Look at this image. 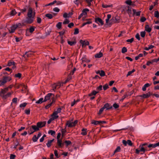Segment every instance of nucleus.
<instances>
[{"label": "nucleus", "instance_id": "nucleus-4", "mask_svg": "<svg viewBox=\"0 0 159 159\" xmlns=\"http://www.w3.org/2000/svg\"><path fill=\"white\" fill-rule=\"evenodd\" d=\"M63 85V83L59 82L57 83H56L52 84V89L51 90L50 92H52V91L55 92L57 89H59L60 87Z\"/></svg>", "mask_w": 159, "mask_h": 159}, {"label": "nucleus", "instance_id": "nucleus-54", "mask_svg": "<svg viewBox=\"0 0 159 159\" xmlns=\"http://www.w3.org/2000/svg\"><path fill=\"white\" fill-rule=\"evenodd\" d=\"M34 30V28L33 27H31L29 29V31L30 33H32Z\"/></svg>", "mask_w": 159, "mask_h": 159}, {"label": "nucleus", "instance_id": "nucleus-32", "mask_svg": "<svg viewBox=\"0 0 159 159\" xmlns=\"http://www.w3.org/2000/svg\"><path fill=\"white\" fill-rule=\"evenodd\" d=\"M91 123L92 124H94L95 125H97L99 124V121H96L93 120L92 121Z\"/></svg>", "mask_w": 159, "mask_h": 159}, {"label": "nucleus", "instance_id": "nucleus-41", "mask_svg": "<svg viewBox=\"0 0 159 159\" xmlns=\"http://www.w3.org/2000/svg\"><path fill=\"white\" fill-rule=\"evenodd\" d=\"M61 108L60 107H59L58 108L56 111H55L54 112L58 114V113L61 112Z\"/></svg>", "mask_w": 159, "mask_h": 159}, {"label": "nucleus", "instance_id": "nucleus-44", "mask_svg": "<svg viewBox=\"0 0 159 159\" xmlns=\"http://www.w3.org/2000/svg\"><path fill=\"white\" fill-rule=\"evenodd\" d=\"M135 71V70L134 69H133L132 71H129L127 74L126 75V76L128 77V76L130 75L131 74H132Z\"/></svg>", "mask_w": 159, "mask_h": 159}, {"label": "nucleus", "instance_id": "nucleus-49", "mask_svg": "<svg viewBox=\"0 0 159 159\" xmlns=\"http://www.w3.org/2000/svg\"><path fill=\"white\" fill-rule=\"evenodd\" d=\"M16 14V12L15 10H13L11 12V14L12 16H14Z\"/></svg>", "mask_w": 159, "mask_h": 159}, {"label": "nucleus", "instance_id": "nucleus-9", "mask_svg": "<svg viewBox=\"0 0 159 159\" xmlns=\"http://www.w3.org/2000/svg\"><path fill=\"white\" fill-rule=\"evenodd\" d=\"M30 131L31 132V133H30V134H32L34 132L38 131L39 130V129L38 127V126L37 125H32L30 128Z\"/></svg>", "mask_w": 159, "mask_h": 159}, {"label": "nucleus", "instance_id": "nucleus-63", "mask_svg": "<svg viewBox=\"0 0 159 159\" xmlns=\"http://www.w3.org/2000/svg\"><path fill=\"white\" fill-rule=\"evenodd\" d=\"M134 40V38H131V39H128L126 40V41L128 42H130V43H131L133 42Z\"/></svg>", "mask_w": 159, "mask_h": 159}, {"label": "nucleus", "instance_id": "nucleus-34", "mask_svg": "<svg viewBox=\"0 0 159 159\" xmlns=\"http://www.w3.org/2000/svg\"><path fill=\"white\" fill-rule=\"evenodd\" d=\"M121 149V148L120 146H118L117 147L116 150H115L114 152V154L115 153L119 152Z\"/></svg>", "mask_w": 159, "mask_h": 159}, {"label": "nucleus", "instance_id": "nucleus-56", "mask_svg": "<svg viewBox=\"0 0 159 159\" xmlns=\"http://www.w3.org/2000/svg\"><path fill=\"white\" fill-rule=\"evenodd\" d=\"M86 2L88 3V6H89L91 4V2L93 0H85Z\"/></svg>", "mask_w": 159, "mask_h": 159}, {"label": "nucleus", "instance_id": "nucleus-27", "mask_svg": "<svg viewBox=\"0 0 159 159\" xmlns=\"http://www.w3.org/2000/svg\"><path fill=\"white\" fill-rule=\"evenodd\" d=\"M81 134L83 135H85L87 134V129L83 128L82 129Z\"/></svg>", "mask_w": 159, "mask_h": 159}, {"label": "nucleus", "instance_id": "nucleus-36", "mask_svg": "<svg viewBox=\"0 0 159 159\" xmlns=\"http://www.w3.org/2000/svg\"><path fill=\"white\" fill-rule=\"evenodd\" d=\"M125 3L128 5H133V4L132 3V2L131 0H127L126 1Z\"/></svg>", "mask_w": 159, "mask_h": 159}, {"label": "nucleus", "instance_id": "nucleus-1", "mask_svg": "<svg viewBox=\"0 0 159 159\" xmlns=\"http://www.w3.org/2000/svg\"><path fill=\"white\" fill-rule=\"evenodd\" d=\"M49 99H50V103H49L45 107L46 109H48L52 106V103H55V102L56 98L55 97L54 94L52 93H48L45 97L44 100L43 98H41L37 101L35 103L37 104H41L43 102H46Z\"/></svg>", "mask_w": 159, "mask_h": 159}, {"label": "nucleus", "instance_id": "nucleus-12", "mask_svg": "<svg viewBox=\"0 0 159 159\" xmlns=\"http://www.w3.org/2000/svg\"><path fill=\"white\" fill-rule=\"evenodd\" d=\"M95 22L99 25H102L103 24V22L102 20L99 18H96L95 19Z\"/></svg>", "mask_w": 159, "mask_h": 159}, {"label": "nucleus", "instance_id": "nucleus-5", "mask_svg": "<svg viewBox=\"0 0 159 159\" xmlns=\"http://www.w3.org/2000/svg\"><path fill=\"white\" fill-rule=\"evenodd\" d=\"M61 135V134L60 133L57 134V144L58 148H61L63 147L64 144V143H62V139H60Z\"/></svg>", "mask_w": 159, "mask_h": 159}, {"label": "nucleus", "instance_id": "nucleus-48", "mask_svg": "<svg viewBox=\"0 0 159 159\" xmlns=\"http://www.w3.org/2000/svg\"><path fill=\"white\" fill-rule=\"evenodd\" d=\"M154 16L157 18L159 17V13L158 11H156L155 12Z\"/></svg>", "mask_w": 159, "mask_h": 159}, {"label": "nucleus", "instance_id": "nucleus-40", "mask_svg": "<svg viewBox=\"0 0 159 159\" xmlns=\"http://www.w3.org/2000/svg\"><path fill=\"white\" fill-rule=\"evenodd\" d=\"M111 15L110 14H108L107 15V18L106 19V21L107 23L109 21V20L111 18Z\"/></svg>", "mask_w": 159, "mask_h": 159}, {"label": "nucleus", "instance_id": "nucleus-2", "mask_svg": "<svg viewBox=\"0 0 159 159\" xmlns=\"http://www.w3.org/2000/svg\"><path fill=\"white\" fill-rule=\"evenodd\" d=\"M8 91V88L1 89L0 91V96L3 99H6L11 96V94L10 93H7Z\"/></svg>", "mask_w": 159, "mask_h": 159}, {"label": "nucleus", "instance_id": "nucleus-33", "mask_svg": "<svg viewBox=\"0 0 159 159\" xmlns=\"http://www.w3.org/2000/svg\"><path fill=\"white\" fill-rule=\"evenodd\" d=\"M74 3L77 6H78L80 4H81L82 2L79 0H75L74 1Z\"/></svg>", "mask_w": 159, "mask_h": 159}, {"label": "nucleus", "instance_id": "nucleus-51", "mask_svg": "<svg viewBox=\"0 0 159 159\" xmlns=\"http://www.w3.org/2000/svg\"><path fill=\"white\" fill-rule=\"evenodd\" d=\"M145 35V31H142L140 33L141 36L143 38L144 37Z\"/></svg>", "mask_w": 159, "mask_h": 159}, {"label": "nucleus", "instance_id": "nucleus-7", "mask_svg": "<svg viewBox=\"0 0 159 159\" xmlns=\"http://www.w3.org/2000/svg\"><path fill=\"white\" fill-rule=\"evenodd\" d=\"M11 80V78L10 76H4L2 79L0 80V86H1L7 82L10 81Z\"/></svg>", "mask_w": 159, "mask_h": 159}, {"label": "nucleus", "instance_id": "nucleus-23", "mask_svg": "<svg viewBox=\"0 0 159 159\" xmlns=\"http://www.w3.org/2000/svg\"><path fill=\"white\" fill-rule=\"evenodd\" d=\"M103 56L102 53L101 52H100L99 53H97L95 55V58H99L102 57Z\"/></svg>", "mask_w": 159, "mask_h": 159}, {"label": "nucleus", "instance_id": "nucleus-31", "mask_svg": "<svg viewBox=\"0 0 159 159\" xmlns=\"http://www.w3.org/2000/svg\"><path fill=\"white\" fill-rule=\"evenodd\" d=\"M98 92V91H93L90 93L89 94V96H91L92 95H95Z\"/></svg>", "mask_w": 159, "mask_h": 159}, {"label": "nucleus", "instance_id": "nucleus-14", "mask_svg": "<svg viewBox=\"0 0 159 159\" xmlns=\"http://www.w3.org/2000/svg\"><path fill=\"white\" fill-rule=\"evenodd\" d=\"M57 115V114L54 111L52 115V118H51V120H53L58 118L59 116Z\"/></svg>", "mask_w": 159, "mask_h": 159}, {"label": "nucleus", "instance_id": "nucleus-15", "mask_svg": "<svg viewBox=\"0 0 159 159\" xmlns=\"http://www.w3.org/2000/svg\"><path fill=\"white\" fill-rule=\"evenodd\" d=\"M85 20L86 22H84L83 23V24H82V27H83V26H85L86 25L90 24L92 23V22L91 20V19H86V20Z\"/></svg>", "mask_w": 159, "mask_h": 159}, {"label": "nucleus", "instance_id": "nucleus-50", "mask_svg": "<svg viewBox=\"0 0 159 159\" xmlns=\"http://www.w3.org/2000/svg\"><path fill=\"white\" fill-rule=\"evenodd\" d=\"M27 105V103H23L21 104L20 105V107L21 108L22 107H25L26 105Z\"/></svg>", "mask_w": 159, "mask_h": 159}, {"label": "nucleus", "instance_id": "nucleus-20", "mask_svg": "<svg viewBox=\"0 0 159 159\" xmlns=\"http://www.w3.org/2000/svg\"><path fill=\"white\" fill-rule=\"evenodd\" d=\"M45 125V124L43 122H38L37 124V125L39 129L43 127Z\"/></svg>", "mask_w": 159, "mask_h": 159}, {"label": "nucleus", "instance_id": "nucleus-19", "mask_svg": "<svg viewBox=\"0 0 159 159\" xmlns=\"http://www.w3.org/2000/svg\"><path fill=\"white\" fill-rule=\"evenodd\" d=\"M131 7L129 6L126 7V11L129 15L131 14Z\"/></svg>", "mask_w": 159, "mask_h": 159}, {"label": "nucleus", "instance_id": "nucleus-25", "mask_svg": "<svg viewBox=\"0 0 159 159\" xmlns=\"http://www.w3.org/2000/svg\"><path fill=\"white\" fill-rule=\"evenodd\" d=\"M133 13L134 14H135L136 16H139L140 14V11H136V10L133 9L132 10Z\"/></svg>", "mask_w": 159, "mask_h": 159}, {"label": "nucleus", "instance_id": "nucleus-61", "mask_svg": "<svg viewBox=\"0 0 159 159\" xmlns=\"http://www.w3.org/2000/svg\"><path fill=\"white\" fill-rule=\"evenodd\" d=\"M54 153L55 156L57 158L58 157V154L57 151V150H55L54 151Z\"/></svg>", "mask_w": 159, "mask_h": 159}, {"label": "nucleus", "instance_id": "nucleus-35", "mask_svg": "<svg viewBox=\"0 0 159 159\" xmlns=\"http://www.w3.org/2000/svg\"><path fill=\"white\" fill-rule=\"evenodd\" d=\"M76 43V42L75 41H68V43L70 45V46H72L74 45H75Z\"/></svg>", "mask_w": 159, "mask_h": 159}, {"label": "nucleus", "instance_id": "nucleus-21", "mask_svg": "<svg viewBox=\"0 0 159 159\" xmlns=\"http://www.w3.org/2000/svg\"><path fill=\"white\" fill-rule=\"evenodd\" d=\"M150 86V84L149 83L145 84L142 88V90L143 91H146V88Z\"/></svg>", "mask_w": 159, "mask_h": 159}, {"label": "nucleus", "instance_id": "nucleus-6", "mask_svg": "<svg viewBox=\"0 0 159 159\" xmlns=\"http://www.w3.org/2000/svg\"><path fill=\"white\" fill-rule=\"evenodd\" d=\"M73 120H69L67 121L66 123V126L69 128H71L75 126L78 123L77 120H75L73 122Z\"/></svg>", "mask_w": 159, "mask_h": 159}, {"label": "nucleus", "instance_id": "nucleus-60", "mask_svg": "<svg viewBox=\"0 0 159 159\" xmlns=\"http://www.w3.org/2000/svg\"><path fill=\"white\" fill-rule=\"evenodd\" d=\"M113 106L115 108H117L119 107V105L116 103H114Z\"/></svg>", "mask_w": 159, "mask_h": 159}, {"label": "nucleus", "instance_id": "nucleus-47", "mask_svg": "<svg viewBox=\"0 0 159 159\" xmlns=\"http://www.w3.org/2000/svg\"><path fill=\"white\" fill-rule=\"evenodd\" d=\"M37 23L39 24L42 21L41 19L39 17H37Z\"/></svg>", "mask_w": 159, "mask_h": 159}, {"label": "nucleus", "instance_id": "nucleus-53", "mask_svg": "<svg viewBox=\"0 0 159 159\" xmlns=\"http://www.w3.org/2000/svg\"><path fill=\"white\" fill-rule=\"evenodd\" d=\"M99 75L101 76H104L105 75V73L104 71L103 70H101L100 73Z\"/></svg>", "mask_w": 159, "mask_h": 159}, {"label": "nucleus", "instance_id": "nucleus-29", "mask_svg": "<svg viewBox=\"0 0 159 159\" xmlns=\"http://www.w3.org/2000/svg\"><path fill=\"white\" fill-rule=\"evenodd\" d=\"M139 151H140L141 152H145L146 149H145V148L142 145H140L139 147Z\"/></svg>", "mask_w": 159, "mask_h": 159}, {"label": "nucleus", "instance_id": "nucleus-43", "mask_svg": "<svg viewBox=\"0 0 159 159\" xmlns=\"http://www.w3.org/2000/svg\"><path fill=\"white\" fill-rule=\"evenodd\" d=\"M64 143H66L67 146L70 145L71 143V142L69 140H66L65 141Z\"/></svg>", "mask_w": 159, "mask_h": 159}, {"label": "nucleus", "instance_id": "nucleus-10", "mask_svg": "<svg viewBox=\"0 0 159 159\" xmlns=\"http://www.w3.org/2000/svg\"><path fill=\"white\" fill-rule=\"evenodd\" d=\"M80 42L82 45V47L83 48L89 45V42L86 40H80Z\"/></svg>", "mask_w": 159, "mask_h": 159}, {"label": "nucleus", "instance_id": "nucleus-13", "mask_svg": "<svg viewBox=\"0 0 159 159\" xmlns=\"http://www.w3.org/2000/svg\"><path fill=\"white\" fill-rule=\"evenodd\" d=\"M89 10L88 9L85 8L82 11V13H81L82 15L84 16V17H83L82 19L83 20H84V18L87 15V12L89 11Z\"/></svg>", "mask_w": 159, "mask_h": 159}, {"label": "nucleus", "instance_id": "nucleus-45", "mask_svg": "<svg viewBox=\"0 0 159 159\" xmlns=\"http://www.w3.org/2000/svg\"><path fill=\"white\" fill-rule=\"evenodd\" d=\"M49 19H51L52 18V16L50 14H47L45 15Z\"/></svg>", "mask_w": 159, "mask_h": 159}, {"label": "nucleus", "instance_id": "nucleus-64", "mask_svg": "<svg viewBox=\"0 0 159 159\" xmlns=\"http://www.w3.org/2000/svg\"><path fill=\"white\" fill-rule=\"evenodd\" d=\"M102 85H100L99 86H98L97 88V90L98 91H100L102 90Z\"/></svg>", "mask_w": 159, "mask_h": 159}, {"label": "nucleus", "instance_id": "nucleus-59", "mask_svg": "<svg viewBox=\"0 0 159 159\" xmlns=\"http://www.w3.org/2000/svg\"><path fill=\"white\" fill-rule=\"evenodd\" d=\"M30 109H28L25 110V113L27 115H29L30 113Z\"/></svg>", "mask_w": 159, "mask_h": 159}, {"label": "nucleus", "instance_id": "nucleus-8", "mask_svg": "<svg viewBox=\"0 0 159 159\" xmlns=\"http://www.w3.org/2000/svg\"><path fill=\"white\" fill-rule=\"evenodd\" d=\"M34 19V16H27L25 22L28 24H31L33 22Z\"/></svg>", "mask_w": 159, "mask_h": 159}, {"label": "nucleus", "instance_id": "nucleus-28", "mask_svg": "<svg viewBox=\"0 0 159 159\" xmlns=\"http://www.w3.org/2000/svg\"><path fill=\"white\" fill-rule=\"evenodd\" d=\"M82 62H85L87 63L89 62L90 61V60H89L88 59L85 57H83L81 59Z\"/></svg>", "mask_w": 159, "mask_h": 159}, {"label": "nucleus", "instance_id": "nucleus-62", "mask_svg": "<svg viewBox=\"0 0 159 159\" xmlns=\"http://www.w3.org/2000/svg\"><path fill=\"white\" fill-rule=\"evenodd\" d=\"M127 144H128V145L130 146L132 145V143L131 140H127Z\"/></svg>", "mask_w": 159, "mask_h": 159}, {"label": "nucleus", "instance_id": "nucleus-55", "mask_svg": "<svg viewBox=\"0 0 159 159\" xmlns=\"http://www.w3.org/2000/svg\"><path fill=\"white\" fill-rule=\"evenodd\" d=\"M70 22V21L67 19H66L63 22V24H68Z\"/></svg>", "mask_w": 159, "mask_h": 159}, {"label": "nucleus", "instance_id": "nucleus-37", "mask_svg": "<svg viewBox=\"0 0 159 159\" xmlns=\"http://www.w3.org/2000/svg\"><path fill=\"white\" fill-rule=\"evenodd\" d=\"M38 139L37 138L36 135H34L32 139L33 142H37Z\"/></svg>", "mask_w": 159, "mask_h": 159}, {"label": "nucleus", "instance_id": "nucleus-42", "mask_svg": "<svg viewBox=\"0 0 159 159\" xmlns=\"http://www.w3.org/2000/svg\"><path fill=\"white\" fill-rule=\"evenodd\" d=\"M48 133L52 135H53L55 134V132L54 131L50 130L48 131Z\"/></svg>", "mask_w": 159, "mask_h": 159}, {"label": "nucleus", "instance_id": "nucleus-58", "mask_svg": "<svg viewBox=\"0 0 159 159\" xmlns=\"http://www.w3.org/2000/svg\"><path fill=\"white\" fill-rule=\"evenodd\" d=\"M104 109L103 107L101 108L99 111L98 114L99 115L101 114L102 113V112Z\"/></svg>", "mask_w": 159, "mask_h": 159}, {"label": "nucleus", "instance_id": "nucleus-16", "mask_svg": "<svg viewBox=\"0 0 159 159\" xmlns=\"http://www.w3.org/2000/svg\"><path fill=\"white\" fill-rule=\"evenodd\" d=\"M103 107L104 109H106V110H108L112 108V106H111L108 103H106Z\"/></svg>", "mask_w": 159, "mask_h": 159}, {"label": "nucleus", "instance_id": "nucleus-39", "mask_svg": "<svg viewBox=\"0 0 159 159\" xmlns=\"http://www.w3.org/2000/svg\"><path fill=\"white\" fill-rule=\"evenodd\" d=\"M21 74L20 73H18L17 74L15 75L14 76L16 78H21Z\"/></svg>", "mask_w": 159, "mask_h": 159}, {"label": "nucleus", "instance_id": "nucleus-57", "mask_svg": "<svg viewBox=\"0 0 159 159\" xmlns=\"http://www.w3.org/2000/svg\"><path fill=\"white\" fill-rule=\"evenodd\" d=\"M79 29L77 28H76L75 30L74 34H76L79 33Z\"/></svg>", "mask_w": 159, "mask_h": 159}, {"label": "nucleus", "instance_id": "nucleus-26", "mask_svg": "<svg viewBox=\"0 0 159 159\" xmlns=\"http://www.w3.org/2000/svg\"><path fill=\"white\" fill-rule=\"evenodd\" d=\"M102 6L103 8H108L109 7H113V5L112 4L110 5H107L102 4Z\"/></svg>", "mask_w": 159, "mask_h": 159}, {"label": "nucleus", "instance_id": "nucleus-3", "mask_svg": "<svg viewBox=\"0 0 159 159\" xmlns=\"http://www.w3.org/2000/svg\"><path fill=\"white\" fill-rule=\"evenodd\" d=\"M23 25V24H22L20 23H18L16 25H11L9 29V32L10 33H14L17 28H21Z\"/></svg>", "mask_w": 159, "mask_h": 159}, {"label": "nucleus", "instance_id": "nucleus-30", "mask_svg": "<svg viewBox=\"0 0 159 159\" xmlns=\"http://www.w3.org/2000/svg\"><path fill=\"white\" fill-rule=\"evenodd\" d=\"M150 96V93H148L146 94H143L141 97L144 98H148Z\"/></svg>", "mask_w": 159, "mask_h": 159}, {"label": "nucleus", "instance_id": "nucleus-11", "mask_svg": "<svg viewBox=\"0 0 159 159\" xmlns=\"http://www.w3.org/2000/svg\"><path fill=\"white\" fill-rule=\"evenodd\" d=\"M35 13L33 12V9L31 7H29L28 9V11L27 13V16H35Z\"/></svg>", "mask_w": 159, "mask_h": 159}, {"label": "nucleus", "instance_id": "nucleus-22", "mask_svg": "<svg viewBox=\"0 0 159 159\" xmlns=\"http://www.w3.org/2000/svg\"><path fill=\"white\" fill-rule=\"evenodd\" d=\"M145 30L146 31L148 32H150L152 30L151 28L148 25H145Z\"/></svg>", "mask_w": 159, "mask_h": 159}, {"label": "nucleus", "instance_id": "nucleus-46", "mask_svg": "<svg viewBox=\"0 0 159 159\" xmlns=\"http://www.w3.org/2000/svg\"><path fill=\"white\" fill-rule=\"evenodd\" d=\"M127 49L125 47H123L122 49V50H121L122 53H125L126 52H127Z\"/></svg>", "mask_w": 159, "mask_h": 159}, {"label": "nucleus", "instance_id": "nucleus-24", "mask_svg": "<svg viewBox=\"0 0 159 159\" xmlns=\"http://www.w3.org/2000/svg\"><path fill=\"white\" fill-rule=\"evenodd\" d=\"M54 139L52 140H49L48 141L47 143L46 144V145L48 147H50L52 143L53 142Z\"/></svg>", "mask_w": 159, "mask_h": 159}, {"label": "nucleus", "instance_id": "nucleus-17", "mask_svg": "<svg viewBox=\"0 0 159 159\" xmlns=\"http://www.w3.org/2000/svg\"><path fill=\"white\" fill-rule=\"evenodd\" d=\"M159 143H157L155 144H151L148 145V147L149 148H155L159 146Z\"/></svg>", "mask_w": 159, "mask_h": 159}, {"label": "nucleus", "instance_id": "nucleus-52", "mask_svg": "<svg viewBox=\"0 0 159 159\" xmlns=\"http://www.w3.org/2000/svg\"><path fill=\"white\" fill-rule=\"evenodd\" d=\"M103 89L104 90H106L108 88V85L107 84H106L103 86Z\"/></svg>", "mask_w": 159, "mask_h": 159}, {"label": "nucleus", "instance_id": "nucleus-38", "mask_svg": "<svg viewBox=\"0 0 159 159\" xmlns=\"http://www.w3.org/2000/svg\"><path fill=\"white\" fill-rule=\"evenodd\" d=\"M62 23L61 22H58L56 25V27L58 29H60L61 28Z\"/></svg>", "mask_w": 159, "mask_h": 159}, {"label": "nucleus", "instance_id": "nucleus-18", "mask_svg": "<svg viewBox=\"0 0 159 159\" xmlns=\"http://www.w3.org/2000/svg\"><path fill=\"white\" fill-rule=\"evenodd\" d=\"M7 65L9 66H12V68L13 69L15 68L16 67V66L15 65V62L14 61H9L8 62Z\"/></svg>", "mask_w": 159, "mask_h": 159}]
</instances>
